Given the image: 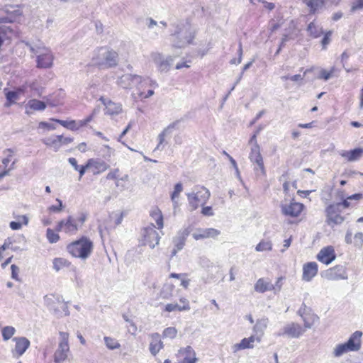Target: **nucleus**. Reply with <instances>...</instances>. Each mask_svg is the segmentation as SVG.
Segmentation results:
<instances>
[{
    "instance_id": "obj_47",
    "label": "nucleus",
    "mask_w": 363,
    "mask_h": 363,
    "mask_svg": "<svg viewBox=\"0 0 363 363\" xmlns=\"http://www.w3.org/2000/svg\"><path fill=\"white\" fill-rule=\"evenodd\" d=\"M129 181V176L128 174H125L123 177L118 178L116 182V186L120 190L123 191L127 189L128 183Z\"/></svg>"
},
{
    "instance_id": "obj_8",
    "label": "nucleus",
    "mask_w": 363,
    "mask_h": 363,
    "mask_svg": "<svg viewBox=\"0 0 363 363\" xmlns=\"http://www.w3.org/2000/svg\"><path fill=\"white\" fill-rule=\"evenodd\" d=\"M1 11L0 23L14 22L22 15V11L18 6L6 5Z\"/></svg>"
},
{
    "instance_id": "obj_28",
    "label": "nucleus",
    "mask_w": 363,
    "mask_h": 363,
    "mask_svg": "<svg viewBox=\"0 0 363 363\" xmlns=\"http://www.w3.org/2000/svg\"><path fill=\"white\" fill-rule=\"evenodd\" d=\"M254 289L258 293H264L267 291H272L273 287L269 279L260 278L255 284Z\"/></svg>"
},
{
    "instance_id": "obj_11",
    "label": "nucleus",
    "mask_w": 363,
    "mask_h": 363,
    "mask_svg": "<svg viewBox=\"0 0 363 363\" xmlns=\"http://www.w3.org/2000/svg\"><path fill=\"white\" fill-rule=\"evenodd\" d=\"M325 212L328 225H340L344 221V217L340 215V205L330 204L326 208Z\"/></svg>"
},
{
    "instance_id": "obj_20",
    "label": "nucleus",
    "mask_w": 363,
    "mask_h": 363,
    "mask_svg": "<svg viewBox=\"0 0 363 363\" xmlns=\"http://www.w3.org/2000/svg\"><path fill=\"white\" fill-rule=\"evenodd\" d=\"M220 231L215 228H200L197 229L193 234L194 240H199L206 238H215L220 235Z\"/></svg>"
},
{
    "instance_id": "obj_63",
    "label": "nucleus",
    "mask_w": 363,
    "mask_h": 363,
    "mask_svg": "<svg viewBox=\"0 0 363 363\" xmlns=\"http://www.w3.org/2000/svg\"><path fill=\"white\" fill-rule=\"evenodd\" d=\"M238 59L236 60L235 59L231 60L230 63L231 64H240L242 61V48L241 43L239 45V48L238 50Z\"/></svg>"
},
{
    "instance_id": "obj_44",
    "label": "nucleus",
    "mask_w": 363,
    "mask_h": 363,
    "mask_svg": "<svg viewBox=\"0 0 363 363\" xmlns=\"http://www.w3.org/2000/svg\"><path fill=\"white\" fill-rule=\"evenodd\" d=\"M23 92V91L22 89H18L16 91H8L6 94V99L9 102L7 106H9L10 104L15 103L17 100H18L20 95H21Z\"/></svg>"
},
{
    "instance_id": "obj_64",
    "label": "nucleus",
    "mask_w": 363,
    "mask_h": 363,
    "mask_svg": "<svg viewBox=\"0 0 363 363\" xmlns=\"http://www.w3.org/2000/svg\"><path fill=\"white\" fill-rule=\"evenodd\" d=\"M57 201L59 203V206H55V205L50 206L48 208V210L50 211H52V212H60L62 211V201L60 199H57Z\"/></svg>"
},
{
    "instance_id": "obj_37",
    "label": "nucleus",
    "mask_w": 363,
    "mask_h": 363,
    "mask_svg": "<svg viewBox=\"0 0 363 363\" xmlns=\"http://www.w3.org/2000/svg\"><path fill=\"white\" fill-rule=\"evenodd\" d=\"M172 125H169L165 128L158 135V145L156 147V150H163V144L165 142V138L170 135Z\"/></svg>"
},
{
    "instance_id": "obj_15",
    "label": "nucleus",
    "mask_w": 363,
    "mask_h": 363,
    "mask_svg": "<svg viewBox=\"0 0 363 363\" xmlns=\"http://www.w3.org/2000/svg\"><path fill=\"white\" fill-rule=\"evenodd\" d=\"M261 342V337H256L255 335H251L248 337H245L241 340V341L238 343H235L232 346V350L233 353H236L238 351L246 350V349H253L255 347V342Z\"/></svg>"
},
{
    "instance_id": "obj_30",
    "label": "nucleus",
    "mask_w": 363,
    "mask_h": 363,
    "mask_svg": "<svg viewBox=\"0 0 363 363\" xmlns=\"http://www.w3.org/2000/svg\"><path fill=\"white\" fill-rule=\"evenodd\" d=\"M16 221H11L9 223V227L13 230H18L22 228L23 225H27L28 224L29 219L26 215H18L14 216Z\"/></svg>"
},
{
    "instance_id": "obj_62",
    "label": "nucleus",
    "mask_w": 363,
    "mask_h": 363,
    "mask_svg": "<svg viewBox=\"0 0 363 363\" xmlns=\"http://www.w3.org/2000/svg\"><path fill=\"white\" fill-rule=\"evenodd\" d=\"M281 281H282V277H279L276 281V284L274 285L272 284L273 289L272 291H274V292L275 294L280 291L281 286H282Z\"/></svg>"
},
{
    "instance_id": "obj_18",
    "label": "nucleus",
    "mask_w": 363,
    "mask_h": 363,
    "mask_svg": "<svg viewBox=\"0 0 363 363\" xmlns=\"http://www.w3.org/2000/svg\"><path fill=\"white\" fill-rule=\"evenodd\" d=\"M324 276L328 280L347 279V274L345 268L340 265L335 266L326 270Z\"/></svg>"
},
{
    "instance_id": "obj_31",
    "label": "nucleus",
    "mask_w": 363,
    "mask_h": 363,
    "mask_svg": "<svg viewBox=\"0 0 363 363\" xmlns=\"http://www.w3.org/2000/svg\"><path fill=\"white\" fill-rule=\"evenodd\" d=\"M43 143L48 147L57 152L61 147L60 138L59 135H52L43 139Z\"/></svg>"
},
{
    "instance_id": "obj_21",
    "label": "nucleus",
    "mask_w": 363,
    "mask_h": 363,
    "mask_svg": "<svg viewBox=\"0 0 363 363\" xmlns=\"http://www.w3.org/2000/svg\"><path fill=\"white\" fill-rule=\"evenodd\" d=\"M249 158L251 162L257 164L262 174H264L265 169L263 162V158L260 153V148L259 145L252 146Z\"/></svg>"
},
{
    "instance_id": "obj_36",
    "label": "nucleus",
    "mask_w": 363,
    "mask_h": 363,
    "mask_svg": "<svg viewBox=\"0 0 363 363\" xmlns=\"http://www.w3.org/2000/svg\"><path fill=\"white\" fill-rule=\"evenodd\" d=\"M349 352H352L345 342L337 344L333 348L332 354L334 357H340Z\"/></svg>"
},
{
    "instance_id": "obj_56",
    "label": "nucleus",
    "mask_w": 363,
    "mask_h": 363,
    "mask_svg": "<svg viewBox=\"0 0 363 363\" xmlns=\"http://www.w3.org/2000/svg\"><path fill=\"white\" fill-rule=\"evenodd\" d=\"M200 265L203 268L209 269L213 266V263L207 257H202L199 261Z\"/></svg>"
},
{
    "instance_id": "obj_26",
    "label": "nucleus",
    "mask_w": 363,
    "mask_h": 363,
    "mask_svg": "<svg viewBox=\"0 0 363 363\" xmlns=\"http://www.w3.org/2000/svg\"><path fill=\"white\" fill-rule=\"evenodd\" d=\"M13 341L16 342L13 354L18 357L21 356L30 346V341L24 337H15Z\"/></svg>"
},
{
    "instance_id": "obj_49",
    "label": "nucleus",
    "mask_w": 363,
    "mask_h": 363,
    "mask_svg": "<svg viewBox=\"0 0 363 363\" xmlns=\"http://www.w3.org/2000/svg\"><path fill=\"white\" fill-rule=\"evenodd\" d=\"M335 71V68L334 67H331V69L329 71H327L324 69H321L319 72L318 79H324L325 81H327L332 77Z\"/></svg>"
},
{
    "instance_id": "obj_50",
    "label": "nucleus",
    "mask_w": 363,
    "mask_h": 363,
    "mask_svg": "<svg viewBox=\"0 0 363 363\" xmlns=\"http://www.w3.org/2000/svg\"><path fill=\"white\" fill-rule=\"evenodd\" d=\"M46 237L50 243H55L60 240L59 235L50 228L47 229Z\"/></svg>"
},
{
    "instance_id": "obj_22",
    "label": "nucleus",
    "mask_w": 363,
    "mask_h": 363,
    "mask_svg": "<svg viewBox=\"0 0 363 363\" xmlns=\"http://www.w3.org/2000/svg\"><path fill=\"white\" fill-rule=\"evenodd\" d=\"M362 332L357 330L354 332L345 342L352 352H357L362 347Z\"/></svg>"
},
{
    "instance_id": "obj_39",
    "label": "nucleus",
    "mask_w": 363,
    "mask_h": 363,
    "mask_svg": "<svg viewBox=\"0 0 363 363\" xmlns=\"http://www.w3.org/2000/svg\"><path fill=\"white\" fill-rule=\"evenodd\" d=\"M52 264L53 269L56 272H59L64 268L69 267L70 262L65 258L57 257L53 259Z\"/></svg>"
},
{
    "instance_id": "obj_9",
    "label": "nucleus",
    "mask_w": 363,
    "mask_h": 363,
    "mask_svg": "<svg viewBox=\"0 0 363 363\" xmlns=\"http://www.w3.org/2000/svg\"><path fill=\"white\" fill-rule=\"evenodd\" d=\"M150 58L160 72H168L174 60L173 57L167 56L164 57L162 54L158 52H152Z\"/></svg>"
},
{
    "instance_id": "obj_52",
    "label": "nucleus",
    "mask_w": 363,
    "mask_h": 363,
    "mask_svg": "<svg viewBox=\"0 0 363 363\" xmlns=\"http://www.w3.org/2000/svg\"><path fill=\"white\" fill-rule=\"evenodd\" d=\"M177 330L174 327H169L164 330L162 335L164 337L173 339L177 336Z\"/></svg>"
},
{
    "instance_id": "obj_41",
    "label": "nucleus",
    "mask_w": 363,
    "mask_h": 363,
    "mask_svg": "<svg viewBox=\"0 0 363 363\" xmlns=\"http://www.w3.org/2000/svg\"><path fill=\"white\" fill-rule=\"evenodd\" d=\"M55 313L57 316H63L69 315V310L67 305L63 302L58 301L57 306L54 308Z\"/></svg>"
},
{
    "instance_id": "obj_54",
    "label": "nucleus",
    "mask_w": 363,
    "mask_h": 363,
    "mask_svg": "<svg viewBox=\"0 0 363 363\" xmlns=\"http://www.w3.org/2000/svg\"><path fill=\"white\" fill-rule=\"evenodd\" d=\"M174 243L176 249L173 250V252H172V255H175L178 250H180L183 248L184 245V237L175 240Z\"/></svg>"
},
{
    "instance_id": "obj_14",
    "label": "nucleus",
    "mask_w": 363,
    "mask_h": 363,
    "mask_svg": "<svg viewBox=\"0 0 363 363\" xmlns=\"http://www.w3.org/2000/svg\"><path fill=\"white\" fill-rule=\"evenodd\" d=\"M178 357L179 359V363H196L197 358L196 352L190 346L182 348L179 350ZM164 363H171L169 359H165Z\"/></svg>"
},
{
    "instance_id": "obj_55",
    "label": "nucleus",
    "mask_w": 363,
    "mask_h": 363,
    "mask_svg": "<svg viewBox=\"0 0 363 363\" xmlns=\"http://www.w3.org/2000/svg\"><path fill=\"white\" fill-rule=\"evenodd\" d=\"M120 170L118 168L111 170L106 176V179L109 180L116 181L119 178Z\"/></svg>"
},
{
    "instance_id": "obj_17",
    "label": "nucleus",
    "mask_w": 363,
    "mask_h": 363,
    "mask_svg": "<svg viewBox=\"0 0 363 363\" xmlns=\"http://www.w3.org/2000/svg\"><path fill=\"white\" fill-rule=\"evenodd\" d=\"M281 208L284 215L295 218L301 214L304 208V206L301 203L291 202L289 204H282Z\"/></svg>"
},
{
    "instance_id": "obj_60",
    "label": "nucleus",
    "mask_w": 363,
    "mask_h": 363,
    "mask_svg": "<svg viewBox=\"0 0 363 363\" xmlns=\"http://www.w3.org/2000/svg\"><path fill=\"white\" fill-rule=\"evenodd\" d=\"M180 305L177 303H168L165 306V311L172 312L174 311H179Z\"/></svg>"
},
{
    "instance_id": "obj_10",
    "label": "nucleus",
    "mask_w": 363,
    "mask_h": 363,
    "mask_svg": "<svg viewBox=\"0 0 363 363\" xmlns=\"http://www.w3.org/2000/svg\"><path fill=\"white\" fill-rule=\"evenodd\" d=\"M305 330L298 323H291L286 325L277 333V336H286L291 338H297L302 335Z\"/></svg>"
},
{
    "instance_id": "obj_24",
    "label": "nucleus",
    "mask_w": 363,
    "mask_h": 363,
    "mask_svg": "<svg viewBox=\"0 0 363 363\" xmlns=\"http://www.w3.org/2000/svg\"><path fill=\"white\" fill-rule=\"evenodd\" d=\"M318 273V264L315 262H308L303 266L302 279L310 281Z\"/></svg>"
},
{
    "instance_id": "obj_16",
    "label": "nucleus",
    "mask_w": 363,
    "mask_h": 363,
    "mask_svg": "<svg viewBox=\"0 0 363 363\" xmlns=\"http://www.w3.org/2000/svg\"><path fill=\"white\" fill-rule=\"evenodd\" d=\"M298 314L303 319L306 329L311 328L318 320V317L313 313H311L305 305L301 307Z\"/></svg>"
},
{
    "instance_id": "obj_35",
    "label": "nucleus",
    "mask_w": 363,
    "mask_h": 363,
    "mask_svg": "<svg viewBox=\"0 0 363 363\" xmlns=\"http://www.w3.org/2000/svg\"><path fill=\"white\" fill-rule=\"evenodd\" d=\"M183 191V186L182 183H177L174 185V191L171 194V200L173 203L174 209H176L179 206L178 199L181 192Z\"/></svg>"
},
{
    "instance_id": "obj_5",
    "label": "nucleus",
    "mask_w": 363,
    "mask_h": 363,
    "mask_svg": "<svg viewBox=\"0 0 363 363\" xmlns=\"http://www.w3.org/2000/svg\"><path fill=\"white\" fill-rule=\"evenodd\" d=\"M30 50L37 57V67L39 68H50L53 63V55L51 51L44 46H32L26 44Z\"/></svg>"
},
{
    "instance_id": "obj_45",
    "label": "nucleus",
    "mask_w": 363,
    "mask_h": 363,
    "mask_svg": "<svg viewBox=\"0 0 363 363\" xmlns=\"http://www.w3.org/2000/svg\"><path fill=\"white\" fill-rule=\"evenodd\" d=\"M152 218L155 220L157 228H162L163 227V216L162 212L158 208L155 209L151 213Z\"/></svg>"
},
{
    "instance_id": "obj_29",
    "label": "nucleus",
    "mask_w": 363,
    "mask_h": 363,
    "mask_svg": "<svg viewBox=\"0 0 363 363\" xmlns=\"http://www.w3.org/2000/svg\"><path fill=\"white\" fill-rule=\"evenodd\" d=\"M88 166L94 169V174L103 172L108 168V165L104 161L95 159H89Z\"/></svg>"
},
{
    "instance_id": "obj_42",
    "label": "nucleus",
    "mask_w": 363,
    "mask_h": 363,
    "mask_svg": "<svg viewBox=\"0 0 363 363\" xmlns=\"http://www.w3.org/2000/svg\"><path fill=\"white\" fill-rule=\"evenodd\" d=\"M272 250V243L270 240H262L255 247L257 252H269Z\"/></svg>"
},
{
    "instance_id": "obj_43",
    "label": "nucleus",
    "mask_w": 363,
    "mask_h": 363,
    "mask_svg": "<svg viewBox=\"0 0 363 363\" xmlns=\"http://www.w3.org/2000/svg\"><path fill=\"white\" fill-rule=\"evenodd\" d=\"M155 88H151L150 86L146 85L143 86L141 89H137L138 91V95L142 99H146L154 95L155 91L154 89Z\"/></svg>"
},
{
    "instance_id": "obj_48",
    "label": "nucleus",
    "mask_w": 363,
    "mask_h": 363,
    "mask_svg": "<svg viewBox=\"0 0 363 363\" xmlns=\"http://www.w3.org/2000/svg\"><path fill=\"white\" fill-rule=\"evenodd\" d=\"M104 339L106 346L109 350L118 349L121 347L120 343L114 338H112L111 337H104Z\"/></svg>"
},
{
    "instance_id": "obj_13",
    "label": "nucleus",
    "mask_w": 363,
    "mask_h": 363,
    "mask_svg": "<svg viewBox=\"0 0 363 363\" xmlns=\"http://www.w3.org/2000/svg\"><path fill=\"white\" fill-rule=\"evenodd\" d=\"M174 36L178 40L174 42L173 46L182 48L192 43L194 33L190 29L185 28L177 33Z\"/></svg>"
},
{
    "instance_id": "obj_51",
    "label": "nucleus",
    "mask_w": 363,
    "mask_h": 363,
    "mask_svg": "<svg viewBox=\"0 0 363 363\" xmlns=\"http://www.w3.org/2000/svg\"><path fill=\"white\" fill-rule=\"evenodd\" d=\"M308 6H309L313 12L322 7L323 5V0H308L306 2Z\"/></svg>"
},
{
    "instance_id": "obj_53",
    "label": "nucleus",
    "mask_w": 363,
    "mask_h": 363,
    "mask_svg": "<svg viewBox=\"0 0 363 363\" xmlns=\"http://www.w3.org/2000/svg\"><path fill=\"white\" fill-rule=\"evenodd\" d=\"M4 154L6 157L2 160V163L6 167L14 155V151L12 149L8 148L4 151Z\"/></svg>"
},
{
    "instance_id": "obj_23",
    "label": "nucleus",
    "mask_w": 363,
    "mask_h": 363,
    "mask_svg": "<svg viewBox=\"0 0 363 363\" xmlns=\"http://www.w3.org/2000/svg\"><path fill=\"white\" fill-rule=\"evenodd\" d=\"M99 100L105 106L106 114L113 116L119 114L122 111V107L120 104H116L104 97H101Z\"/></svg>"
},
{
    "instance_id": "obj_1",
    "label": "nucleus",
    "mask_w": 363,
    "mask_h": 363,
    "mask_svg": "<svg viewBox=\"0 0 363 363\" xmlns=\"http://www.w3.org/2000/svg\"><path fill=\"white\" fill-rule=\"evenodd\" d=\"M117 84L123 89H130L133 85L141 89L147 85L151 88H157L158 84L150 77H143L138 74H124L119 77L116 81Z\"/></svg>"
},
{
    "instance_id": "obj_46",
    "label": "nucleus",
    "mask_w": 363,
    "mask_h": 363,
    "mask_svg": "<svg viewBox=\"0 0 363 363\" xmlns=\"http://www.w3.org/2000/svg\"><path fill=\"white\" fill-rule=\"evenodd\" d=\"M16 329L13 326H5L1 330L2 337L4 341L11 338L15 334Z\"/></svg>"
},
{
    "instance_id": "obj_59",
    "label": "nucleus",
    "mask_w": 363,
    "mask_h": 363,
    "mask_svg": "<svg viewBox=\"0 0 363 363\" xmlns=\"http://www.w3.org/2000/svg\"><path fill=\"white\" fill-rule=\"evenodd\" d=\"M179 301L182 304V305H180V308H179V311H188V310L190 309L189 303V301L186 298H181L179 299Z\"/></svg>"
},
{
    "instance_id": "obj_32",
    "label": "nucleus",
    "mask_w": 363,
    "mask_h": 363,
    "mask_svg": "<svg viewBox=\"0 0 363 363\" xmlns=\"http://www.w3.org/2000/svg\"><path fill=\"white\" fill-rule=\"evenodd\" d=\"M269 320L267 318H262L258 319L253 327V331L255 334L258 335L257 337H261L264 334V331L267 328Z\"/></svg>"
},
{
    "instance_id": "obj_27",
    "label": "nucleus",
    "mask_w": 363,
    "mask_h": 363,
    "mask_svg": "<svg viewBox=\"0 0 363 363\" xmlns=\"http://www.w3.org/2000/svg\"><path fill=\"white\" fill-rule=\"evenodd\" d=\"M163 347V342L161 340L160 335L158 333L151 335V342L150 343V351L152 354L156 355Z\"/></svg>"
},
{
    "instance_id": "obj_38",
    "label": "nucleus",
    "mask_w": 363,
    "mask_h": 363,
    "mask_svg": "<svg viewBox=\"0 0 363 363\" xmlns=\"http://www.w3.org/2000/svg\"><path fill=\"white\" fill-rule=\"evenodd\" d=\"M307 31L314 38L320 37L323 33V28L315 22H311L308 24Z\"/></svg>"
},
{
    "instance_id": "obj_40",
    "label": "nucleus",
    "mask_w": 363,
    "mask_h": 363,
    "mask_svg": "<svg viewBox=\"0 0 363 363\" xmlns=\"http://www.w3.org/2000/svg\"><path fill=\"white\" fill-rule=\"evenodd\" d=\"M174 286L172 284H165L160 291V296L164 299H170L172 297Z\"/></svg>"
},
{
    "instance_id": "obj_58",
    "label": "nucleus",
    "mask_w": 363,
    "mask_h": 363,
    "mask_svg": "<svg viewBox=\"0 0 363 363\" xmlns=\"http://www.w3.org/2000/svg\"><path fill=\"white\" fill-rule=\"evenodd\" d=\"M362 9H363V0H354L352 4L351 11H355Z\"/></svg>"
},
{
    "instance_id": "obj_61",
    "label": "nucleus",
    "mask_w": 363,
    "mask_h": 363,
    "mask_svg": "<svg viewBox=\"0 0 363 363\" xmlns=\"http://www.w3.org/2000/svg\"><path fill=\"white\" fill-rule=\"evenodd\" d=\"M331 35H332L331 31H328L325 34L324 38H323V40L321 41V44L323 45V48H325L326 46L330 43Z\"/></svg>"
},
{
    "instance_id": "obj_19",
    "label": "nucleus",
    "mask_w": 363,
    "mask_h": 363,
    "mask_svg": "<svg viewBox=\"0 0 363 363\" xmlns=\"http://www.w3.org/2000/svg\"><path fill=\"white\" fill-rule=\"evenodd\" d=\"M336 258L335 250L332 246H327L320 250L317 255V259L320 262L329 264Z\"/></svg>"
},
{
    "instance_id": "obj_34",
    "label": "nucleus",
    "mask_w": 363,
    "mask_h": 363,
    "mask_svg": "<svg viewBox=\"0 0 363 363\" xmlns=\"http://www.w3.org/2000/svg\"><path fill=\"white\" fill-rule=\"evenodd\" d=\"M52 121L58 123L62 126L70 130H77L81 127L79 125V122L76 121L74 120H70V121H64V120H60V119H52Z\"/></svg>"
},
{
    "instance_id": "obj_57",
    "label": "nucleus",
    "mask_w": 363,
    "mask_h": 363,
    "mask_svg": "<svg viewBox=\"0 0 363 363\" xmlns=\"http://www.w3.org/2000/svg\"><path fill=\"white\" fill-rule=\"evenodd\" d=\"M354 244L357 247H362L363 245V233H357L354 237Z\"/></svg>"
},
{
    "instance_id": "obj_25",
    "label": "nucleus",
    "mask_w": 363,
    "mask_h": 363,
    "mask_svg": "<svg viewBox=\"0 0 363 363\" xmlns=\"http://www.w3.org/2000/svg\"><path fill=\"white\" fill-rule=\"evenodd\" d=\"M340 155L347 162H354L359 160L363 156V148L358 147L352 150H342Z\"/></svg>"
},
{
    "instance_id": "obj_3",
    "label": "nucleus",
    "mask_w": 363,
    "mask_h": 363,
    "mask_svg": "<svg viewBox=\"0 0 363 363\" xmlns=\"http://www.w3.org/2000/svg\"><path fill=\"white\" fill-rule=\"evenodd\" d=\"M93 62L100 67L111 68L118 63V54L108 48H99L95 52L92 58Z\"/></svg>"
},
{
    "instance_id": "obj_6",
    "label": "nucleus",
    "mask_w": 363,
    "mask_h": 363,
    "mask_svg": "<svg viewBox=\"0 0 363 363\" xmlns=\"http://www.w3.org/2000/svg\"><path fill=\"white\" fill-rule=\"evenodd\" d=\"M84 220V217L76 219L72 216H68L57 223L56 230L57 232H64L68 235H75L79 228L82 225Z\"/></svg>"
},
{
    "instance_id": "obj_33",
    "label": "nucleus",
    "mask_w": 363,
    "mask_h": 363,
    "mask_svg": "<svg viewBox=\"0 0 363 363\" xmlns=\"http://www.w3.org/2000/svg\"><path fill=\"white\" fill-rule=\"evenodd\" d=\"M26 113L29 114V109L33 111H43L45 109L46 104L45 102L37 100V99H31L28 101L26 104Z\"/></svg>"
},
{
    "instance_id": "obj_7",
    "label": "nucleus",
    "mask_w": 363,
    "mask_h": 363,
    "mask_svg": "<svg viewBox=\"0 0 363 363\" xmlns=\"http://www.w3.org/2000/svg\"><path fill=\"white\" fill-rule=\"evenodd\" d=\"M60 342L58 347L54 354L55 363H61L68 357L69 352V346L68 343L69 334L66 332H60Z\"/></svg>"
},
{
    "instance_id": "obj_4",
    "label": "nucleus",
    "mask_w": 363,
    "mask_h": 363,
    "mask_svg": "<svg viewBox=\"0 0 363 363\" xmlns=\"http://www.w3.org/2000/svg\"><path fill=\"white\" fill-rule=\"evenodd\" d=\"M189 209L193 211L204 205L210 197L209 191L203 186L196 187L186 194Z\"/></svg>"
},
{
    "instance_id": "obj_12",
    "label": "nucleus",
    "mask_w": 363,
    "mask_h": 363,
    "mask_svg": "<svg viewBox=\"0 0 363 363\" xmlns=\"http://www.w3.org/2000/svg\"><path fill=\"white\" fill-rule=\"evenodd\" d=\"M142 235L144 245H148L150 248H154L159 244L160 236L154 226L144 228Z\"/></svg>"
},
{
    "instance_id": "obj_2",
    "label": "nucleus",
    "mask_w": 363,
    "mask_h": 363,
    "mask_svg": "<svg viewBox=\"0 0 363 363\" xmlns=\"http://www.w3.org/2000/svg\"><path fill=\"white\" fill-rule=\"evenodd\" d=\"M93 242L87 237L83 236L67 246V252L74 257L86 259L92 253Z\"/></svg>"
}]
</instances>
